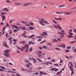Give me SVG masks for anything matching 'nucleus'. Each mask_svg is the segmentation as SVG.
I'll use <instances>...</instances> for the list:
<instances>
[{"label": "nucleus", "instance_id": "f257e3e1", "mask_svg": "<svg viewBox=\"0 0 76 76\" xmlns=\"http://www.w3.org/2000/svg\"><path fill=\"white\" fill-rule=\"evenodd\" d=\"M53 27L56 29H62V28L59 26V25H56L53 26Z\"/></svg>", "mask_w": 76, "mask_h": 76}, {"label": "nucleus", "instance_id": "f03ea898", "mask_svg": "<svg viewBox=\"0 0 76 76\" xmlns=\"http://www.w3.org/2000/svg\"><path fill=\"white\" fill-rule=\"evenodd\" d=\"M61 35H62L61 37V38H63L64 37V34H66L65 33H64V31L63 30H62L61 31Z\"/></svg>", "mask_w": 76, "mask_h": 76}, {"label": "nucleus", "instance_id": "7ed1b4c3", "mask_svg": "<svg viewBox=\"0 0 76 76\" xmlns=\"http://www.w3.org/2000/svg\"><path fill=\"white\" fill-rule=\"evenodd\" d=\"M30 5H32V4L28 3L24 4L23 5V6H24V7H26V6H30Z\"/></svg>", "mask_w": 76, "mask_h": 76}, {"label": "nucleus", "instance_id": "20e7f679", "mask_svg": "<svg viewBox=\"0 0 76 76\" xmlns=\"http://www.w3.org/2000/svg\"><path fill=\"white\" fill-rule=\"evenodd\" d=\"M9 51H10V50H4V52L5 53L7 54H8V55L9 54Z\"/></svg>", "mask_w": 76, "mask_h": 76}, {"label": "nucleus", "instance_id": "39448f33", "mask_svg": "<svg viewBox=\"0 0 76 76\" xmlns=\"http://www.w3.org/2000/svg\"><path fill=\"white\" fill-rule=\"evenodd\" d=\"M12 26L13 28H16V29H17L18 31H19V28H18V26L15 25H12Z\"/></svg>", "mask_w": 76, "mask_h": 76}, {"label": "nucleus", "instance_id": "423d86ee", "mask_svg": "<svg viewBox=\"0 0 76 76\" xmlns=\"http://www.w3.org/2000/svg\"><path fill=\"white\" fill-rule=\"evenodd\" d=\"M25 47L26 48V49H28L29 48V45H24Z\"/></svg>", "mask_w": 76, "mask_h": 76}, {"label": "nucleus", "instance_id": "0eeeda50", "mask_svg": "<svg viewBox=\"0 0 76 76\" xmlns=\"http://www.w3.org/2000/svg\"><path fill=\"white\" fill-rule=\"evenodd\" d=\"M4 11H6V12H9V10L7 8H4Z\"/></svg>", "mask_w": 76, "mask_h": 76}, {"label": "nucleus", "instance_id": "6e6552de", "mask_svg": "<svg viewBox=\"0 0 76 76\" xmlns=\"http://www.w3.org/2000/svg\"><path fill=\"white\" fill-rule=\"evenodd\" d=\"M64 14H65V15H70V14H71V13L69 12H64Z\"/></svg>", "mask_w": 76, "mask_h": 76}, {"label": "nucleus", "instance_id": "1a4fd4ad", "mask_svg": "<svg viewBox=\"0 0 76 76\" xmlns=\"http://www.w3.org/2000/svg\"><path fill=\"white\" fill-rule=\"evenodd\" d=\"M22 71H28V70L27 69H24V68H22L21 69Z\"/></svg>", "mask_w": 76, "mask_h": 76}, {"label": "nucleus", "instance_id": "9d476101", "mask_svg": "<svg viewBox=\"0 0 76 76\" xmlns=\"http://www.w3.org/2000/svg\"><path fill=\"white\" fill-rule=\"evenodd\" d=\"M6 2H7V3H10V4H12V2L9 0H7Z\"/></svg>", "mask_w": 76, "mask_h": 76}, {"label": "nucleus", "instance_id": "9b49d317", "mask_svg": "<svg viewBox=\"0 0 76 76\" xmlns=\"http://www.w3.org/2000/svg\"><path fill=\"white\" fill-rule=\"evenodd\" d=\"M28 29H31V30H33V29H34V28L32 27H28Z\"/></svg>", "mask_w": 76, "mask_h": 76}, {"label": "nucleus", "instance_id": "f8f14e48", "mask_svg": "<svg viewBox=\"0 0 76 76\" xmlns=\"http://www.w3.org/2000/svg\"><path fill=\"white\" fill-rule=\"evenodd\" d=\"M63 48H65L66 47V45L64 44H62L61 45Z\"/></svg>", "mask_w": 76, "mask_h": 76}, {"label": "nucleus", "instance_id": "ddd939ff", "mask_svg": "<svg viewBox=\"0 0 76 76\" xmlns=\"http://www.w3.org/2000/svg\"><path fill=\"white\" fill-rule=\"evenodd\" d=\"M2 20L3 21H4V19H5V16H4L2 17Z\"/></svg>", "mask_w": 76, "mask_h": 76}, {"label": "nucleus", "instance_id": "4468645a", "mask_svg": "<svg viewBox=\"0 0 76 76\" xmlns=\"http://www.w3.org/2000/svg\"><path fill=\"white\" fill-rule=\"evenodd\" d=\"M56 69H57V68H52L50 69V71H54V70H55Z\"/></svg>", "mask_w": 76, "mask_h": 76}, {"label": "nucleus", "instance_id": "2eb2a0df", "mask_svg": "<svg viewBox=\"0 0 76 76\" xmlns=\"http://www.w3.org/2000/svg\"><path fill=\"white\" fill-rule=\"evenodd\" d=\"M24 61L27 63H30V61L28 60H25Z\"/></svg>", "mask_w": 76, "mask_h": 76}, {"label": "nucleus", "instance_id": "dca6fc26", "mask_svg": "<svg viewBox=\"0 0 76 76\" xmlns=\"http://www.w3.org/2000/svg\"><path fill=\"white\" fill-rule=\"evenodd\" d=\"M25 25H26V26H31L29 24H27V23L25 24Z\"/></svg>", "mask_w": 76, "mask_h": 76}, {"label": "nucleus", "instance_id": "f3484780", "mask_svg": "<svg viewBox=\"0 0 76 76\" xmlns=\"http://www.w3.org/2000/svg\"><path fill=\"white\" fill-rule=\"evenodd\" d=\"M56 13L57 14H61V13H63V12H56Z\"/></svg>", "mask_w": 76, "mask_h": 76}, {"label": "nucleus", "instance_id": "a211bd4d", "mask_svg": "<svg viewBox=\"0 0 76 76\" xmlns=\"http://www.w3.org/2000/svg\"><path fill=\"white\" fill-rule=\"evenodd\" d=\"M13 32H18V30L17 29H14L13 30Z\"/></svg>", "mask_w": 76, "mask_h": 76}, {"label": "nucleus", "instance_id": "6ab92c4d", "mask_svg": "<svg viewBox=\"0 0 76 76\" xmlns=\"http://www.w3.org/2000/svg\"><path fill=\"white\" fill-rule=\"evenodd\" d=\"M52 42H58V41H57L56 39H54L53 41Z\"/></svg>", "mask_w": 76, "mask_h": 76}, {"label": "nucleus", "instance_id": "aec40b11", "mask_svg": "<svg viewBox=\"0 0 76 76\" xmlns=\"http://www.w3.org/2000/svg\"><path fill=\"white\" fill-rule=\"evenodd\" d=\"M22 23H24V24H25V25H26V23H27V22H25V21H22Z\"/></svg>", "mask_w": 76, "mask_h": 76}, {"label": "nucleus", "instance_id": "412c9836", "mask_svg": "<svg viewBox=\"0 0 76 76\" xmlns=\"http://www.w3.org/2000/svg\"><path fill=\"white\" fill-rule=\"evenodd\" d=\"M68 38H73V36H70V35H69L68 36Z\"/></svg>", "mask_w": 76, "mask_h": 76}, {"label": "nucleus", "instance_id": "4be33fe9", "mask_svg": "<svg viewBox=\"0 0 76 76\" xmlns=\"http://www.w3.org/2000/svg\"><path fill=\"white\" fill-rule=\"evenodd\" d=\"M66 48L67 49H71V46H67Z\"/></svg>", "mask_w": 76, "mask_h": 76}, {"label": "nucleus", "instance_id": "5701e85b", "mask_svg": "<svg viewBox=\"0 0 76 76\" xmlns=\"http://www.w3.org/2000/svg\"><path fill=\"white\" fill-rule=\"evenodd\" d=\"M37 60H38L40 62H42V61L40 59H39V58H37Z\"/></svg>", "mask_w": 76, "mask_h": 76}, {"label": "nucleus", "instance_id": "b1692460", "mask_svg": "<svg viewBox=\"0 0 76 76\" xmlns=\"http://www.w3.org/2000/svg\"><path fill=\"white\" fill-rule=\"evenodd\" d=\"M40 74L41 75H43V72H42V71H40Z\"/></svg>", "mask_w": 76, "mask_h": 76}, {"label": "nucleus", "instance_id": "393cba45", "mask_svg": "<svg viewBox=\"0 0 76 76\" xmlns=\"http://www.w3.org/2000/svg\"><path fill=\"white\" fill-rule=\"evenodd\" d=\"M37 55H38V56H39V58H41V57L42 56H41V55L39 54V53H38Z\"/></svg>", "mask_w": 76, "mask_h": 76}, {"label": "nucleus", "instance_id": "a878e982", "mask_svg": "<svg viewBox=\"0 0 76 76\" xmlns=\"http://www.w3.org/2000/svg\"><path fill=\"white\" fill-rule=\"evenodd\" d=\"M4 56H5L6 57H9V55H7L6 54H4Z\"/></svg>", "mask_w": 76, "mask_h": 76}, {"label": "nucleus", "instance_id": "bb28decb", "mask_svg": "<svg viewBox=\"0 0 76 76\" xmlns=\"http://www.w3.org/2000/svg\"><path fill=\"white\" fill-rule=\"evenodd\" d=\"M14 21V20H11L10 21V23H11L12 22H13Z\"/></svg>", "mask_w": 76, "mask_h": 76}, {"label": "nucleus", "instance_id": "cd10ccee", "mask_svg": "<svg viewBox=\"0 0 76 76\" xmlns=\"http://www.w3.org/2000/svg\"><path fill=\"white\" fill-rule=\"evenodd\" d=\"M55 50H60V49L59 48H55Z\"/></svg>", "mask_w": 76, "mask_h": 76}, {"label": "nucleus", "instance_id": "c85d7f7f", "mask_svg": "<svg viewBox=\"0 0 76 76\" xmlns=\"http://www.w3.org/2000/svg\"><path fill=\"white\" fill-rule=\"evenodd\" d=\"M70 51V50H66V51H65V53H68V52H69Z\"/></svg>", "mask_w": 76, "mask_h": 76}, {"label": "nucleus", "instance_id": "c756f323", "mask_svg": "<svg viewBox=\"0 0 76 76\" xmlns=\"http://www.w3.org/2000/svg\"><path fill=\"white\" fill-rule=\"evenodd\" d=\"M0 67L1 69H5V67H3L2 66H1Z\"/></svg>", "mask_w": 76, "mask_h": 76}, {"label": "nucleus", "instance_id": "7c9ffc66", "mask_svg": "<svg viewBox=\"0 0 76 76\" xmlns=\"http://www.w3.org/2000/svg\"><path fill=\"white\" fill-rule=\"evenodd\" d=\"M42 37L40 36H38L37 37V39L38 38H42Z\"/></svg>", "mask_w": 76, "mask_h": 76}, {"label": "nucleus", "instance_id": "2f4dec72", "mask_svg": "<svg viewBox=\"0 0 76 76\" xmlns=\"http://www.w3.org/2000/svg\"><path fill=\"white\" fill-rule=\"evenodd\" d=\"M43 34H44V35H45L47 36V33H45V32H43Z\"/></svg>", "mask_w": 76, "mask_h": 76}, {"label": "nucleus", "instance_id": "473e14b6", "mask_svg": "<svg viewBox=\"0 0 76 76\" xmlns=\"http://www.w3.org/2000/svg\"><path fill=\"white\" fill-rule=\"evenodd\" d=\"M22 29L23 30L25 31V30L26 28H25V26H23L22 27Z\"/></svg>", "mask_w": 76, "mask_h": 76}, {"label": "nucleus", "instance_id": "72a5a7b5", "mask_svg": "<svg viewBox=\"0 0 76 76\" xmlns=\"http://www.w3.org/2000/svg\"><path fill=\"white\" fill-rule=\"evenodd\" d=\"M69 34L70 35H71V36L73 35V33H69Z\"/></svg>", "mask_w": 76, "mask_h": 76}, {"label": "nucleus", "instance_id": "f704fd0d", "mask_svg": "<svg viewBox=\"0 0 76 76\" xmlns=\"http://www.w3.org/2000/svg\"><path fill=\"white\" fill-rule=\"evenodd\" d=\"M73 51L74 53H76V48L73 50Z\"/></svg>", "mask_w": 76, "mask_h": 76}, {"label": "nucleus", "instance_id": "c9c22d12", "mask_svg": "<svg viewBox=\"0 0 76 76\" xmlns=\"http://www.w3.org/2000/svg\"><path fill=\"white\" fill-rule=\"evenodd\" d=\"M63 63V61H62L61 59L59 63Z\"/></svg>", "mask_w": 76, "mask_h": 76}, {"label": "nucleus", "instance_id": "e433bc0d", "mask_svg": "<svg viewBox=\"0 0 76 76\" xmlns=\"http://www.w3.org/2000/svg\"><path fill=\"white\" fill-rule=\"evenodd\" d=\"M52 21L53 22H54V23H55L56 24H57V23L56 21H55L54 20H52Z\"/></svg>", "mask_w": 76, "mask_h": 76}, {"label": "nucleus", "instance_id": "4c0bfd02", "mask_svg": "<svg viewBox=\"0 0 76 76\" xmlns=\"http://www.w3.org/2000/svg\"><path fill=\"white\" fill-rule=\"evenodd\" d=\"M76 41H72L71 42V44H73V43H74V42H76Z\"/></svg>", "mask_w": 76, "mask_h": 76}, {"label": "nucleus", "instance_id": "58836bf2", "mask_svg": "<svg viewBox=\"0 0 76 76\" xmlns=\"http://www.w3.org/2000/svg\"><path fill=\"white\" fill-rule=\"evenodd\" d=\"M38 53L39 54H42V52L41 51H38Z\"/></svg>", "mask_w": 76, "mask_h": 76}, {"label": "nucleus", "instance_id": "ea45409f", "mask_svg": "<svg viewBox=\"0 0 76 76\" xmlns=\"http://www.w3.org/2000/svg\"><path fill=\"white\" fill-rule=\"evenodd\" d=\"M33 49V48H30V50H29L30 51H31Z\"/></svg>", "mask_w": 76, "mask_h": 76}, {"label": "nucleus", "instance_id": "a19ab883", "mask_svg": "<svg viewBox=\"0 0 76 76\" xmlns=\"http://www.w3.org/2000/svg\"><path fill=\"white\" fill-rule=\"evenodd\" d=\"M57 40L58 41H61V39L60 38L57 39Z\"/></svg>", "mask_w": 76, "mask_h": 76}, {"label": "nucleus", "instance_id": "79ce46f5", "mask_svg": "<svg viewBox=\"0 0 76 76\" xmlns=\"http://www.w3.org/2000/svg\"><path fill=\"white\" fill-rule=\"evenodd\" d=\"M22 44H25L26 43V42L24 41H23L22 42Z\"/></svg>", "mask_w": 76, "mask_h": 76}, {"label": "nucleus", "instance_id": "37998d69", "mask_svg": "<svg viewBox=\"0 0 76 76\" xmlns=\"http://www.w3.org/2000/svg\"><path fill=\"white\" fill-rule=\"evenodd\" d=\"M26 67H28V68H29L30 67V66H29V65H28L26 64Z\"/></svg>", "mask_w": 76, "mask_h": 76}, {"label": "nucleus", "instance_id": "c03bdc74", "mask_svg": "<svg viewBox=\"0 0 76 76\" xmlns=\"http://www.w3.org/2000/svg\"><path fill=\"white\" fill-rule=\"evenodd\" d=\"M72 32V29H70L69 31V33H70V32Z\"/></svg>", "mask_w": 76, "mask_h": 76}, {"label": "nucleus", "instance_id": "a18cd8bd", "mask_svg": "<svg viewBox=\"0 0 76 76\" xmlns=\"http://www.w3.org/2000/svg\"><path fill=\"white\" fill-rule=\"evenodd\" d=\"M46 42V41L45 40L44 41H43L42 42H40V44H41V43H43V42Z\"/></svg>", "mask_w": 76, "mask_h": 76}, {"label": "nucleus", "instance_id": "49530a36", "mask_svg": "<svg viewBox=\"0 0 76 76\" xmlns=\"http://www.w3.org/2000/svg\"><path fill=\"white\" fill-rule=\"evenodd\" d=\"M43 48H47V47L45 46H44L42 47Z\"/></svg>", "mask_w": 76, "mask_h": 76}, {"label": "nucleus", "instance_id": "de8ad7c7", "mask_svg": "<svg viewBox=\"0 0 76 76\" xmlns=\"http://www.w3.org/2000/svg\"><path fill=\"white\" fill-rule=\"evenodd\" d=\"M9 64V65H10V66H12V63L10 62L8 63Z\"/></svg>", "mask_w": 76, "mask_h": 76}, {"label": "nucleus", "instance_id": "09e8293b", "mask_svg": "<svg viewBox=\"0 0 76 76\" xmlns=\"http://www.w3.org/2000/svg\"><path fill=\"white\" fill-rule=\"evenodd\" d=\"M54 66H57V67H58V64H54Z\"/></svg>", "mask_w": 76, "mask_h": 76}, {"label": "nucleus", "instance_id": "8fccbe9b", "mask_svg": "<svg viewBox=\"0 0 76 76\" xmlns=\"http://www.w3.org/2000/svg\"><path fill=\"white\" fill-rule=\"evenodd\" d=\"M60 72H58V73H57L56 74V75H60Z\"/></svg>", "mask_w": 76, "mask_h": 76}, {"label": "nucleus", "instance_id": "3c124183", "mask_svg": "<svg viewBox=\"0 0 76 76\" xmlns=\"http://www.w3.org/2000/svg\"><path fill=\"white\" fill-rule=\"evenodd\" d=\"M39 22H40L41 23H44V22H42V21L41 20H39Z\"/></svg>", "mask_w": 76, "mask_h": 76}, {"label": "nucleus", "instance_id": "603ef678", "mask_svg": "<svg viewBox=\"0 0 76 76\" xmlns=\"http://www.w3.org/2000/svg\"><path fill=\"white\" fill-rule=\"evenodd\" d=\"M39 48L40 50H42V47H39Z\"/></svg>", "mask_w": 76, "mask_h": 76}, {"label": "nucleus", "instance_id": "864d4df0", "mask_svg": "<svg viewBox=\"0 0 76 76\" xmlns=\"http://www.w3.org/2000/svg\"><path fill=\"white\" fill-rule=\"evenodd\" d=\"M16 47H17L18 48V49H19V50H20L21 48H19V47L18 46H16Z\"/></svg>", "mask_w": 76, "mask_h": 76}, {"label": "nucleus", "instance_id": "5fc2aeb1", "mask_svg": "<svg viewBox=\"0 0 76 76\" xmlns=\"http://www.w3.org/2000/svg\"><path fill=\"white\" fill-rule=\"evenodd\" d=\"M69 64H70L71 65V66H73V64H72V63H71V62H69Z\"/></svg>", "mask_w": 76, "mask_h": 76}, {"label": "nucleus", "instance_id": "6e6d98bb", "mask_svg": "<svg viewBox=\"0 0 76 76\" xmlns=\"http://www.w3.org/2000/svg\"><path fill=\"white\" fill-rule=\"evenodd\" d=\"M33 61H37L36 60V59H35L34 58H33Z\"/></svg>", "mask_w": 76, "mask_h": 76}, {"label": "nucleus", "instance_id": "4d7b16f0", "mask_svg": "<svg viewBox=\"0 0 76 76\" xmlns=\"http://www.w3.org/2000/svg\"><path fill=\"white\" fill-rule=\"evenodd\" d=\"M64 5H60V6H59V7H63V6H64Z\"/></svg>", "mask_w": 76, "mask_h": 76}, {"label": "nucleus", "instance_id": "13d9d810", "mask_svg": "<svg viewBox=\"0 0 76 76\" xmlns=\"http://www.w3.org/2000/svg\"><path fill=\"white\" fill-rule=\"evenodd\" d=\"M25 35V33H23V34L22 35V37H23V36H24V35Z\"/></svg>", "mask_w": 76, "mask_h": 76}, {"label": "nucleus", "instance_id": "bf43d9fd", "mask_svg": "<svg viewBox=\"0 0 76 76\" xmlns=\"http://www.w3.org/2000/svg\"><path fill=\"white\" fill-rule=\"evenodd\" d=\"M14 4L15 6H18V3L15 2L14 3Z\"/></svg>", "mask_w": 76, "mask_h": 76}, {"label": "nucleus", "instance_id": "052dcab7", "mask_svg": "<svg viewBox=\"0 0 76 76\" xmlns=\"http://www.w3.org/2000/svg\"><path fill=\"white\" fill-rule=\"evenodd\" d=\"M6 25L7 26H9V24H8V23H6Z\"/></svg>", "mask_w": 76, "mask_h": 76}, {"label": "nucleus", "instance_id": "680f3d73", "mask_svg": "<svg viewBox=\"0 0 76 76\" xmlns=\"http://www.w3.org/2000/svg\"><path fill=\"white\" fill-rule=\"evenodd\" d=\"M66 58H67L68 59H69V57H68L67 56H65Z\"/></svg>", "mask_w": 76, "mask_h": 76}, {"label": "nucleus", "instance_id": "e2e57ef3", "mask_svg": "<svg viewBox=\"0 0 76 76\" xmlns=\"http://www.w3.org/2000/svg\"><path fill=\"white\" fill-rule=\"evenodd\" d=\"M62 20V18H58V20Z\"/></svg>", "mask_w": 76, "mask_h": 76}, {"label": "nucleus", "instance_id": "0e129e2a", "mask_svg": "<svg viewBox=\"0 0 76 76\" xmlns=\"http://www.w3.org/2000/svg\"><path fill=\"white\" fill-rule=\"evenodd\" d=\"M28 38H30L31 39L32 38V36H28Z\"/></svg>", "mask_w": 76, "mask_h": 76}, {"label": "nucleus", "instance_id": "69168bd1", "mask_svg": "<svg viewBox=\"0 0 76 76\" xmlns=\"http://www.w3.org/2000/svg\"><path fill=\"white\" fill-rule=\"evenodd\" d=\"M74 32H75V33H76V29H74Z\"/></svg>", "mask_w": 76, "mask_h": 76}, {"label": "nucleus", "instance_id": "338daca9", "mask_svg": "<svg viewBox=\"0 0 76 76\" xmlns=\"http://www.w3.org/2000/svg\"><path fill=\"white\" fill-rule=\"evenodd\" d=\"M30 25H33L34 24L33 23H30Z\"/></svg>", "mask_w": 76, "mask_h": 76}, {"label": "nucleus", "instance_id": "774afa93", "mask_svg": "<svg viewBox=\"0 0 76 76\" xmlns=\"http://www.w3.org/2000/svg\"><path fill=\"white\" fill-rule=\"evenodd\" d=\"M29 60H32V58L30 57L29 58Z\"/></svg>", "mask_w": 76, "mask_h": 76}]
</instances>
